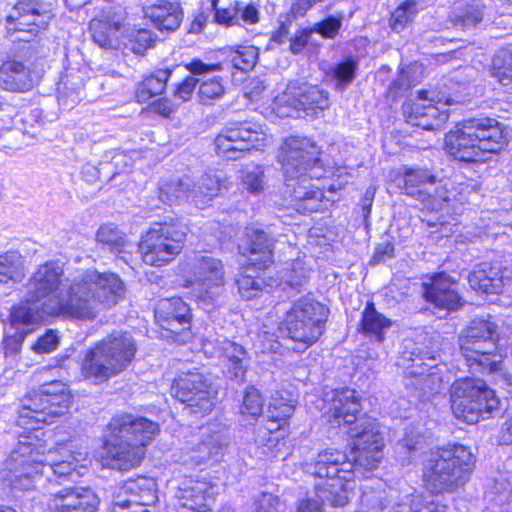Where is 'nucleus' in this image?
I'll return each instance as SVG.
<instances>
[{
	"label": "nucleus",
	"instance_id": "nucleus-63",
	"mask_svg": "<svg viewBox=\"0 0 512 512\" xmlns=\"http://www.w3.org/2000/svg\"><path fill=\"white\" fill-rule=\"evenodd\" d=\"M279 499L272 494L262 493L255 501V512H279Z\"/></svg>",
	"mask_w": 512,
	"mask_h": 512
},
{
	"label": "nucleus",
	"instance_id": "nucleus-4",
	"mask_svg": "<svg viewBox=\"0 0 512 512\" xmlns=\"http://www.w3.org/2000/svg\"><path fill=\"white\" fill-rule=\"evenodd\" d=\"M475 461L469 448L454 444L429 454L423 464L422 480L433 494L455 493L470 480Z\"/></svg>",
	"mask_w": 512,
	"mask_h": 512
},
{
	"label": "nucleus",
	"instance_id": "nucleus-46",
	"mask_svg": "<svg viewBox=\"0 0 512 512\" xmlns=\"http://www.w3.org/2000/svg\"><path fill=\"white\" fill-rule=\"evenodd\" d=\"M264 399L257 388L248 386L243 394L239 413L243 420L256 421L263 413Z\"/></svg>",
	"mask_w": 512,
	"mask_h": 512
},
{
	"label": "nucleus",
	"instance_id": "nucleus-22",
	"mask_svg": "<svg viewBox=\"0 0 512 512\" xmlns=\"http://www.w3.org/2000/svg\"><path fill=\"white\" fill-rule=\"evenodd\" d=\"M223 262L210 255L199 256L193 264L194 285L199 298L212 301L225 284Z\"/></svg>",
	"mask_w": 512,
	"mask_h": 512
},
{
	"label": "nucleus",
	"instance_id": "nucleus-56",
	"mask_svg": "<svg viewBox=\"0 0 512 512\" xmlns=\"http://www.w3.org/2000/svg\"><path fill=\"white\" fill-rule=\"evenodd\" d=\"M242 183L253 194H258L264 189V172L259 166H253L243 171Z\"/></svg>",
	"mask_w": 512,
	"mask_h": 512
},
{
	"label": "nucleus",
	"instance_id": "nucleus-25",
	"mask_svg": "<svg viewBox=\"0 0 512 512\" xmlns=\"http://www.w3.org/2000/svg\"><path fill=\"white\" fill-rule=\"evenodd\" d=\"M153 479L139 477L126 481L114 497L111 512H149L146 506L154 499Z\"/></svg>",
	"mask_w": 512,
	"mask_h": 512
},
{
	"label": "nucleus",
	"instance_id": "nucleus-48",
	"mask_svg": "<svg viewBox=\"0 0 512 512\" xmlns=\"http://www.w3.org/2000/svg\"><path fill=\"white\" fill-rule=\"evenodd\" d=\"M358 70V60L353 57H347L339 62L332 71V77L335 80V88L338 91H343L350 85Z\"/></svg>",
	"mask_w": 512,
	"mask_h": 512
},
{
	"label": "nucleus",
	"instance_id": "nucleus-19",
	"mask_svg": "<svg viewBox=\"0 0 512 512\" xmlns=\"http://www.w3.org/2000/svg\"><path fill=\"white\" fill-rule=\"evenodd\" d=\"M436 176L420 167H403L399 174V187L403 193L426 204L431 209H441L449 201L444 188L436 189Z\"/></svg>",
	"mask_w": 512,
	"mask_h": 512
},
{
	"label": "nucleus",
	"instance_id": "nucleus-16",
	"mask_svg": "<svg viewBox=\"0 0 512 512\" xmlns=\"http://www.w3.org/2000/svg\"><path fill=\"white\" fill-rule=\"evenodd\" d=\"M417 94L418 101L404 105L403 111L409 124L425 130L442 127L449 119V111L443 107L459 103L437 89L420 90Z\"/></svg>",
	"mask_w": 512,
	"mask_h": 512
},
{
	"label": "nucleus",
	"instance_id": "nucleus-38",
	"mask_svg": "<svg viewBox=\"0 0 512 512\" xmlns=\"http://www.w3.org/2000/svg\"><path fill=\"white\" fill-rule=\"evenodd\" d=\"M274 240L263 230H254L249 236V262L259 269L268 267L272 262Z\"/></svg>",
	"mask_w": 512,
	"mask_h": 512
},
{
	"label": "nucleus",
	"instance_id": "nucleus-9",
	"mask_svg": "<svg viewBox=\"0 0 512 512\" xmlns=\"http://www.w3.org/2000/svg\"><path fill=\"white\" fill-rule=\"evenodd\" d=\"M498 405L499 400L494 391L479 379L462 378L451 386L453 413L467 423L487 418Z\"/></svg>",
	"mask_w": 512,
	"mask_h": 512
},
{
	"label": "nucleus",
	"instance_id": "nucleus-2",
	"mask_svg": "<svg viewBox=\"0 0 512 512\" xmlns=\"http://www.w3.org/2000/svg\"><path fill=\"white\" fill-rule=\"evenodd\" d=\"M159 432L158 423L133 414L115 415L107 426L105 450L112 469L127 471L138 466L145 446Z\"/></svg>",
	"mask_w": 512,
	"mask_h": 512
},
{
	"label": "nucleus",
	"instance_id": "nucleus-45",
	"mask_svg": "<svg viewBox=\"0 0 512 512\" xmlns=\"http://www.w3.org/2000/svg\"><path fill=\"white\" fill-rule=\"evenodd\" d=\"M96 240L102 250L115 254L124 252L127 244L125 234L114 224L102 225L96 233Z\"/></svg>",
	"mask_w": 512,
	"mask_h": 512
},
{
	"label": "nucleus",
	"instance_id": "nucleus-5",
	"mask_svg": "<svg viewBox=\"0 0 512 512\" xmlns=\"http://www.w3.org/2000/svg\"><path fill=\"white\" fill-rule=\"evenodd\" d=\"M305 473L325 482L316 486L317 497L332 506H344L354 489L356 463L347 459L345 453L338 450H324L312 461L303 464Z\"/></svg>",
	"mask_w": 512,
	"mask_h": 512
},
{
	"label": "nucleus",
	"instance_id": "nucleus-23",
	"mask_svg": "<svg viewBox=\"0 0 512 512\" xmlns=\"http://www.w3.org/2000/svg\"><path fill=\"white\" fill-rule=\"evenodd\" d=\"M51 18L50 4L40 0H18L6 20L15 30L36 35L48 26Z\"/></svg>",
	"mask_w": 512,
	"mask_h": 512
},
{
	"label": "nucleus",
	"instance_id": "nucleus-18",
	"mask_svg": "<svg viewBox=\"0 0 512 512\" xmlns=\"http://www.w3.org/2000/svg\"><path fill=\"white\" fill-rule=\"evenodd\" d=\"M352 439L353 460L357 466L373 469L378 466L383 455V438L375 419L363 417L349 430Z\"/></svg>",
	"mask_w": 512,
	"mask_h": 512
},
{
	"label": "nucleus",
	"instance_id": "nucleus-37",
	"mask_svg": "<svg viewBox=\"0 0 512 512\" xmlns=\"http://www.w3.org/2000/svg\"><path fill=\"white\" fill-rule=\"evenodd\" d=\"M218 436L209 435L204 441L183 448L181 462L188 467L199 466L211 458H217L222 449Z\"/></svg>",
	"mask_w": 512,
	"mask_h": 512
},
{
	"label": "nucleus",
	"instance_id": "nucleus-10",
	"mask_svg": "<svg viewBox=\"0 0 512 512\" xmlns=\"http://www.w3.org/2000/svg\"><path fill=\"white\" fill-rule=\"evenodd\" d=\"M32 436H24L11 449L3 463L1 479L13 489L30 490L40 477L43 452H40Z\"/></svg>",
	"mask_w": 512,
	"mask_h": 512
},
{
	"label": "nucleus",
	"instance_id": "nucleus-17",
	"mask_svg": "<svg viewBox=\"0 0 512 512\" xmlns=\"http://www.w3.org/2000/svg\"><path fill=\"white\" fill-rule=\"evenodd\" d=\"M171 394L186 404L188 413L204 415L214 407L217 391L207 377L196 372L176 380L171 387Z\"/></svg>",
	"mask_w": 512,
	"mask_h": 512
},
{
	"label": "nucleus",
	"instance_id": "nucleus-32",
	"mask_svg": "<svg viewBox=\"0 0 512 512\" xmlns=\"http://www.w3.org/2000/svg\"><path fill=\"white\" fill-rule=\"evenodd\" d=\"M143 11L145 18L149 19L160 31H175L183 20V9L176 1L157 0L144 7Z\"/></svg>",
	"mask_w": 512,
	"mask_h": 512
},
{
	"label": "nucleus",
	"instance_id": "nucleus-31",
	"mask_svg": "<svg viewBox=\"0 0 512 512\" xmlns=\"http://www.w3.org/2000/svg\"><path fill=\"white\" fill-rule=\"evenodd\" d=\"M26 301L12 308L9 315V330L6 332L5 345L17 350L25 337L32 331L29 327L41 318L38 308L31 307ZM31 304L33 302H30Z\"/></svg>",
	"mask_w": 512,
	"mask_h": 512
},
{
	"label": "nucleus",
	"instance_id": "nucleus-52",
	"mask_svg": "<svg viewBox=\"0 0 512 512\" xmlns=\"http://www.w3.org/2000/svg\"><path fill=\"white\" fill-rule=\"evenodd\" d=\"M387 506L386 493L383 490L366 488L360 498V512H382Z\"/></svg>",
	"mask_w": 512,
	"mask_h": 512
},
{
	"label": "nucleus",
	"instance_id": "nucleus-47",
	"mask_svg": "<svg viewBox=\"0 0 512 512\" xmlns=\"http://www.w3.org/2000/svg\"><path fill=\"white\" fill-rule=\"evenodd\" d=\"M409 374L417 378V384L425 392L437 393L440 391L442 379L437 373L436 367L427 364L412 365Z\"/></svg>",
	"mask_w": 512,
	"mask_h": 512
},
{
	"label": "nucleus",
	"instance_id": "nucleus-33",
	"mask_svg": "<svg viewBox=\"0 0 512 512\" xmlns=\"http://www.w3.org/2000/svg\"><path fill=\"white\" fill-rule=\"evenodd\" d=\"M35 83L31 69L17 60H7L0 66V86L12 92L30 90Z\"/></svg>",
	"mask_w": 512,
	"mask_h": 512
},
{
	"label": "nucleus",
	"instance_id": "nucleus-34",
	"mask_svg": "<svg viewBox=\"0 0 512 512\" xmlns=\"http://www.w3.org/2000/svg\"><path fill=\"white\" fill-rule=\"evenodd\" d=\"M468 281L470 287L476 291L486 294H498L502 292L509 278L503 276V270L499 267L483 263L469 274Z\"/></svg>",
	"mask_w": 512,
	"mask_h": 512
},
{
	"label": "nucleus",
	"instance_id": "nucleus-12",
	"mask_svg": "<svg viewBox=\"0 0 512 512\" xmlns=\"http://www.w3.org/2000/svg\"><path fill=\"white\" fill-rule=\"evenodd\" d=\"M186 228L179 223H157L142 237L139 252L144 263L161 266L172 261L182 250Z\"/></svg>",
	"mask_w": 512,
	"mask_h": 512
},
{
	"label": "nucleus",
	"instance_id": "nucleus-1",
	"mask_svg": "<svg viewBox=\"0 0 512 512\" xmlns=\"http://www.w3.org/2000/svg\"><path fill=\"white\" fill-rule=\"evenodd\" d=\"M124 294V282L116 273L87 270L69 280L58 261L40 265L26 284L27 302L45 300L42 308L47 314L79 320L94 319Z\"/></svg>",
	"mask_w": 512,
	"mask_h": 512
},
{
	"label": "nucleus",
	"instance_id": "nucleus-59",
	"mask_svg": "<svg viewBox=\"0 0 512 512\" xmlns=\"http://www.w3.org/2000/svg\"><path fill=\"white\" fill-rule=\"evenodd\" d=\"M237 7L238 21L242 20L246 24H256L259 21V10L252 3L238 1Z\"/></svg>",
	"mask_w": 512,
	"mask_h": 512
},
{
	"label": "nucleus",
	"instance_id": "nucleus-58",
	"mask_svg": "<svg viewBox=\"0 0 512 512\" xmlns=\"http://www.w3.org/2000/svg\"><path fill=\"white\" fill-rule=\"evenodd\" d=\"M483 18V6L479 2L469 4L460 16V21L464 27H476Z\"/></svg>",
	"mask_w": 512,
	"mask_h": 512
},
{
	"label": "nucleus",
	"instance_id": "nucleus-6",
	"mask_svg": "<svg viewBox=\"0 0 512 512\" xmlns=\"http://www.w3.org/2000/svg\"><path fill=\"white\" fill-rule=\"evenodd\" d=\"M136 344L129 333L109 335L85 355L81 373L85 379L103 382L125 370L134 359Z\"/></svg>",
	"mask_w": 512,
	"mask_h": 512
},
{
	"label": "nucleus",
	"instance_id": "nucleus-40",
	"mask_svg": "<svg viewBox=\"0 0 512 512\" xmlns=\"http://www.w3.org/2000/svg\"><path fill=\"white\" fill-rule=\"evenodd\" d=\"M392 325L390 319L378 312L374 303H367L359 326V331L367 337L374 338L378 342H383L384 333Z\"/></svg>",
	"mask_w": 512,
	"mask_h": 512
},
{
	"label": "nucleus",
	"instance_id": "nucleus-49",
	"mask_svg": "<svg viewBox=\"0 0 512 512\" xmlns=\"http://www.w3.org/2000/svg\"><path fill=\"white\" fill-rule=\"evenodd\" d=\"M417 14V3L407 0L400 4L391 14L390 27L395 32L403 31L413 21Z\"/></svg>",
	"mask_w": 512,
	"mask_h": 512
},
{
	"label": "nucleus",
	"instance_id": "nucleus-27",
	"mask_svg": "<svg viewBox=\"0 0 512 512\" xmlns=\"http://www.w3.org/2000/svg\"><path fill=\"white\" fill-rule=\"evenodd\" d=\"M100 500L86 487H65L50 495L47 500L49 512H96Z\"/></svg>",
	"mask_w": 512,
	"mask_h": 512
},
{
	"label": "nucleus",
	"instance_id": "nucleus-21",
	"mask_svg": "<svg viewBox=\"0 0 512 512\" xmlns=\"http://www.w3.org/2000/svg\"><path fill=\"white\" fill-rule=\"evenodd\" d=\"M191 317L189 306L179 297L161 299L155 308V319L176 341L185 342L191 337Z\"/></svg>",
	"mask_w": 512,
	"mask_h": 512
},
{
	"label": "nucleus",
	"instance_id": "nucleus-44",
	"mask_svg": "<svg viewBox=\"0 0 512 512\" xmlns=\"http://www.w3.org/2000/svg\"><path fill=\"white\" fill-rule=\"evenodd\" d=\"M491 74L501 85L512 90V45L503 47L495 53Z\"/></svg>",
	"mask_w": 512,
	"mask_h": 512
},
{
	"label": "nucleus",
	"instance_id": "nucleus-61",
	"mask_svg": "<svg viewBox=\"0 0 512 512\" xmlns=\"http://www.w3.org/2000/svg\"><path fill=\"white\" fill-rule=\"evenodd\" d=\"M185 68L192 75H205L207 73L221 71L222 65L220 63L207 64L204 63L201 59L195 58L187 63Z\"/></svg>",
	"mask_w": 512,
	"mask_h": 512
},
{
	"label": "nucleus",
	"instance_id": "nucleus-8",
	"mask_svg": "<svg viewBox=\"0 0 512 512\" xmlns=\"http://www.w3.org/2000/svg\"><path fill=\"white\" fill-rule=\"evenodd\" d=\"M72 402L68 387L60 381L42 385L30 392L23 401L19 422L39 429L41 424L52 423L55 417L64 415Z\"/></svg>",
	"mask_w": 512,
	"mask_h": 512
},
{
	"label": "nucleus",
	"instance_id": "nucleus-7",
	"mask_svg": "<svg viewBox=\"0 0 512 512\" xmlns=\"http://www.w3.org/2000/svg\"><path fill=\"white\" fill-rule=\"evenodd\" d=\"M498 326L490 319L475 318L459 336V346L467 365L479 373L500 369V356L495 353Z\"/></svg>",
	"mask_w": 512,
	"mask_h": 512
},
{
	"label": "nucleus",
	"instance_id": "nucleus-60",
	"mask_svg": "<svg viewBox=\"0 0 512 512\" xmlns=\"http://www.w3.org/2000/svg\"><path fill=\"white\" fill-rule=\"evenodd\" d=\"M58 336L52 331H48L33 345V350L37 353H50L58 346Z\"/></svg>",
	"mask_w": 512,
	"mask_h": 512
},
{
	"label": "nucleus",
	"instance_id": "nucleus-26",
	"mask_svg": "<svg viewBox=\"0 0 512 512\" xmlns=\"http://www.w3.org/2000/svg\"><path fill=\"white\" fill-rule=\"evenodd\" d=\"M178 512H207L214 501L213 486L206 479L185 478L175 493Z\"/></svg>",
	"mask_w": 512,
	"mask_h": 512
},
{
	"label": "nucleus",
	"instance_id": "nucleus-54",
	"mask_svg": "<svg viewBox=\"0 0 512 512\" xmlns=\"http://www.w3.org/2000/svg\"><path fill=\"white\" fill-rule=\"evenodd\" d=\"M154 39L152 32L147 29H140L131 32L128 35L124 48L132 53L142 55L148 48L152 46Z\"/></svg>",
	"mask_w": 512,
	"mask_h": 512
},
{
	"label": "nucleus",
	"instance_id": "nucleus-20",
	"mask_svg": "<svg viewBox=\"0 0 512 512\" xmlns=\"http://www.w3.org/2000/svg\"><path fill=\"white\" fill-rule=\"evenodd\" d=\"M262 140L260 126L244 121L233 122L226 126L215 139L218 155L229 160H237L257 148V142Z\"/></svg>",
	"mask_w": 512,
	"mask_h": 512
},
{
	"label": "nucleus",
	"instance_id": "nucleus-28",
	"mask_svg": "<svg viewBox=\"0 0 512 512\" xmlns=\"http://www.w3.org/2000/svg\"><path fill=\"white\" fill-rule=\"evenodd\" d=\"M284 177V195L297 210L314 212L322 208L324 193L311 183L309 173L299 177Z\"/></svg>",
	"mask_w": 512,
	"mask_h": 512
},
{
	"label": "nucleus",
	"instance_id": "nucleus-41",
	"mask_svg": "<svg viewBox=\"0 0 512 512\" xmlns=\"http://www.w3.org/2000/svg\"><path fill=\"white\" fill-rule=\"evenodd\" d=\"M171 76V71L168 69L157 70L150 76L146 77L142 82L137 85L135 91L136 101L145 103L152 97L160 95L164 92L167 81Z\"/></svg>",
	"mask_w": 512,
	"mask_h": 512
},
{
	"label": "nucleus",
	"instance_id": "nucleus-55",
	"mask_svg": "<svg viewBox=\"0 0 512 512\" xmlns=\"http://www.w3.org/2000/svg\"><path fill=\"white\" fill-rule=\"evenodd\" d=\"M295 410L291 400H285L282 396H272L268 406V417L272 421L282 422L290 418Z\"/></svg>",
	"mask_w": 512,
	"mask_h": 512
},
{
	"label": "nucleus",
	"instance_id": "nucleus-64",
	"mask_svg": "<svg viewBox=\"0 0 512 512\" xmlns=\"http://www.w3.org/2000/svg\"><path fill=\"white\" fill-rule=\"evenodd\" d=\"M199 81V79H196L193 76L186 77L183 82L177 85V88L174 91V95L183 101L189 100Z\"/></svg>",
	"mask_w": 512,
	"mask_h": 512
},
{
	"label": "nucleus",
	"instance_id": "nucleus-11",
	"mask_svg": "<svg viewBox=\"0 0 512 512\" xmlns=\"http://www.w3.org/2000/svg\"><path fill=\"white\" fill-rule=\"evenodd\" d=\"M328 309L320 302L304 297L287 311L282 329L293 341L308 347L323 334Z\"/></svg>",
	"mask_w": 512,
	"mask_h": 512
},
{
	"label": "nucleus",
	"instance_id": "nucleus-51",
	"mask_svg": "<svg viewBox=\"0 0 512 512\" xmlns=\"http://www.w3.org/2000/svg\"><path fill=\"white\" fill-rule=\"evenodd\" d=\"M309 278V269L304 267L303 262L296 260L292 263L291 269L285 271L278 286L284 284L298 292L306 284Z\"/></svg>",
	"mask_w": 512,
	"mask_h": 512
},
{
	"label": "nucleus",
	"instance_id": "nucleus-15",
	"mask_svg": "<svg viewBox=\"0 0 512 512\" xmlns=\"http://www.w3.org/2000/svg\"><path fill=\"white\" fill-rule=\"evenodd\" d=\"M274 110L281 117L315 118L330 106L329 95L316 85L289 84L273 102Z\"/></svg>",
	"mask_w": 512,
	"mask_h": 512
},
{
	"label": "nucleus",
	"instance_id": "nucleus-53",
	"mask_svg": "<svg viewBox=\"0 0 512 512\" xmlns=\"http://www.w3.org/2000/svg\"><path fill=\"white\" fill-rule=\"evenodd\" d=\"M231 63L241 71L252 69L258 59V49L254 46H243L231 53Z\"/></svg>",
	"mask_w": 512,
	"mask_h": 512
},
{
	"label": "nucleus",
	"instance_id": "nucleus-14",
	"mask_svg": "<svg viewBox=\"0 0 512 512\" xmlns=\"http://www.w3.org/2000/svg\"><path fill=\"white\" fill-rule=\"evenodd\" d=\"M320 154V148L311 139L292 136L283 141L277 157L284 176L299 177L309 173L311 178L320 179L324 175Z\"/></svg>",
	"mask_w": 512,
	"mask_h": 512
},
{
	"label": "nucleus",
	"instance_id": "nucleus-39",
	"mask_svg": "<svg viewBox=\"0 0 512 512\" xmlns=\"http://www.w3.org/2000/svg\"><path fill=\"white\" fill-rule=\"evenodd\" d=\"M392 512H446L447 506L429 500L421 493L399 495L391 506Z\"/></svg>",
	"mask_w": 512,
	"mask_h": 512
},
{
	"label": "nucleus",
	"instance_id": "nucleus-30",
	"mask_svg": "<svg viewBox=\"0 0 512 512\" xmlns=\"http://www.w3.org/2000/svg\"><path fill=\"white\" fill-rule=\"evenodd\" d=\"M453 280L445 273L435 274L423 283V296L438 309L455 310L462 305L461 297L453 288Z\"/></svg>",
	"mask_w": 512,
	"mask_h": 512
},
{
	"label": "nucleus",
	"instance_id": "nucleus-24",
	"mask_svg": "<svg viewBox=\"0 0 512 512\" xmlns=\"http://www.w3.org/2000/svg\"><path fill=\"white\" fill-rule=\"evenodd\" d=\"M77 462L78 458L66 447L49 450L43 455L40 476L44 475L49 482L59 485L76 482L82 476Z\"/></svg>",
	"mask_w": 512,
	"mask_h": 512
},
{
	"label": "nucleus",
	"instance_id": "nucleus-57",
	"mask_svg": "<svg viewBox=\"0 0 512 512\" xmlns=\"http://www.w3.org/2000/svg\"><path fill=\"white\" fill-rule=\"evenodd\" d=\"M218 0H213L212 5L215 9V20L219 24L231 26L239 24L237 7L239 6L238 1L230 3L226 8H217Z\"/></svg>",
	"mask_w": 512,
	"mask_h": 512
},
{
	"label": "nucleus",
	"instance_id": "nucleus-29",
	"mask_svg": "<svg viewBox=\"0 0 512 512\" xmlns=\"http://www.w3.org/2000/svg\"><path fill=\"white\" fill-rule=\"evenodd\" d=\"M323 403L325 414L334 418L338 425L341 421L352 424L361 411L360 397L354 389H331L324 392Z\"/></svg>",
	"mask_w": 512,
	"mask_h": 512
},
{
	"label": "nucleus",
	"instance_id": "nucleus-50",
	"mask_svg": "<svg viewBox=\"0 0 512 512\" xmlns=\"http://www.w3.org/2000/svg\"><path fill=\"white\" fill-rule=\"evenodd\" d=\"M225 94V87L221 77L203 80L198 88V98L203 105H211Z\"/></svg>",
	"mask_w": 512,
	"mask_h": 512
},
{
	"label": "nucleus",
	"instance_id": "nucleus-35",
	"mask_svg": "<svg viewBox=\"0 0 512 512\" xmlns=\"http://www.w3.org/2000/svg\"><path fill=\"white\" fill-rule=\"evenodd\" d=\"M257 270V266L249 265L236 278L238 292L243 299L249 300L260 297L264 292H270L278 286L277 280L267 281Z\"/></svg>",
	"mask_w": 512,
	"mask_h": 512
},
{
	"label": "nucleus",
	"instance_id": "nucleus-42",
	"mask_svg": "<svg viewBox=\"0 0 512 512\" xmlns=\"http://www.w3.org/2000/svg\"><path fill=\"white\" fill-rule=\"evenodd\" d=\"M24 275V259L20 252L9 250L0 254V283L20 282Z\"/></svg>",
	"mask_w": 512,
	"mask_h": 512
},
{
	"label": "nucleus",
	"instance_id": "nucleus-36",
	"mask_svg": "<svg viewBox=\"0 0 512 512\" xmlns=\"http://www.w3.org/2000/svg\"><path fill=\"white\" fill-rule=\"evenodd\" d=\"M217 342L219 356L225 357L229 362V378L238 383L245 382L249 362L248 353L245 348L228 339L217 340Z\"/></svg>",
	"mask_w": 512,
	"mask_h": 512
},
{
	"label": "nucleus",
	"instance_id": "nucleus-43",
	"mask_svg": "<svg viewBox=\"0 0 512 512\" xmlns=\"http://www.w3.org/2000/svg\"><path fill=\"white\" fill-rule=\"evenodd\" d=\"M89 29L96 44L105 49H115L118 46L116 32L120 29V23H111L106 20L94 18Z\"/></svg>",
	"mask_w": 512,
	"mask_h": 512
},
{
	"label": "nucleus",
	"instance_id": "nucleus-13",
	"mask_svg": "<svg viewBox=\"0 0 512 512\" xmlns=\"http://www.w3.org/2000/svg\"><path fill=\"white\" fill-rule=\"evenodd\" d=\"M223 185L221 174L210 171L196 180L186 177L164 184L160 188L159 199L169 205L189 202L203 209L218 196Z\"/></svg>",
	"mask_w": 512,
	"mask_h": 512
},
{
	"label": "nucleus",
	"instance_id": "nucleus-3",
	"mask_svg": "<svg viewBox=\"0 0 512 512\" xmlns=\"http://www.w3.org/2000/svg\"><path fill=\"white\" fill-rule=\"evenodd\" d=\"M508 144L507 133L494 118L464 119L446 134L448 154L464 162H482L489 154L499 153Z\"/></svg>",
	"mask_w": 512,
	"mask_h": 512
},
{
	"label": "nucleus",
	"instance_id": "nucleus-62",
	"mask_svg": "<svg viewBox=\"0 0 512 512\" xmlns=\"http://www.w3.org/2000/svg\"><path fill=\"white\" fill-rule=\"evenodd\" d=\"M341 27V21L339 19L329 17L326 20L317 23L312 32H317L326 38H333Z\"/></svg>",
	"mask_w": 512,
	"mask_h": 512
}]
</instances>
